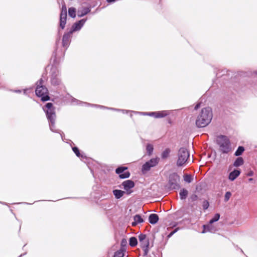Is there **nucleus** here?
I'll return each mask as SVG.
<instances>
[{"label": "nucleus", "instance_id": "1", "mask_svg": "<svg viewBox=\"0 0 257 257\" xmlns=\"http://www.w3.org/2000/svg\"><path fill=\"white\" fill-rule=\"evenodd\" d=\"M212 118V112L210 107L202 109L197 117L196 125L198 127H204L209 124Z\"/></svg>", "mask_w": 257, "mask_h": 257}, {"label": "nucleus", "instance_id": "2", "mask_svg": "<svg viewBox=\"0 0 257 257\" xmlns=\"http://www.w3.org/2000/svg\"><path fill=\"white\" fill-rule=\"evenodd\" d=\"M43 110L46 112L47 119L49 122L50 130L53 132H58L55 129L56 115L53 104L50 102L47 103L45 107L43 108Z\"/></svg>", "mask_w": 257, "mask_h": 257}, {"label": "nucleus", "instance_id": "3", "mask_svg": "<svg viewBox=\"0 0 257 257\" xmlns=\"http://www.w3.org/2000/svg\"><path fill=\"white\" fill-rule=\"evenodd\" d=\"M44 81L43 78H41L37 82V87L35 90L36 94L41 98L43 101L49 100L50 97L48 95V90L44 85Z\"/></svg>", "mask_w": 257, "mask_h": 257}, {"label": "nucleus", "instance_id": "4", "mask_svg": "<svg viewBox=\"0 0 257 257\" xmlns=\"http://www.w3.org/2000/svg\"><path fill=\"white\" fill-rule=\"evenodd\" d=\"M216 143L219 147L220 151L222 153L227 154L231 151L230 143L227 137L222 135L217 137Z\"/></svg>", "mask_w": 257, "mask_h": 257}, {"label": "nucleus", "instance_id": "5", "mask_svg": "<svg viewBox=\"0 0 257 257\" xmlns=\"http://www.w3.org/2000/svg\"><path fill=\"white\" fill-rule=\"evenodd\" d=\"M177 156L176 164L178 167L183 166L188 163L190 154L186 148H181L178 152Z\"/></svg>", "mask_w": 257, "mask_h": 257}, {"label": "nucleus", "instance_id": "6", "mask_svg": "<svg viewBox=\"0 0 257 257\" xmlns=\"http://www.w3.org/2000/svg\"><path fill=\"white\" fill-rule=\"evenodd\" d=\"M139 240L142 248H143L145 255H147L148 252V248L149 246V240L144 234H140L139 235Z\"/></svg>", "mask_w": 257, "mask_h": 257}, {"label": "nucleus", "instance_id": "7", "mask_svg": "<svg viewBox=\"0 0 257 257\" xmlns=\"http://www.w3.org/2000/svg\"><path fill=\"white\" fill-rule=\"evenodd\" d=\"M159 162L158 158L151 159L149 161L146 162L142 166V171L143 173H145L149 171L152 167L156 166Z\"/></svg>", "mask_w": 257, "mask_h": 257}, {"label": "nucleus", "instance_id": "8", "mask_svg": "<svg viewBox=\"0 0 257 257\" xmlns=\"http://www.w3.org/2000/svg\"><path fill=\"white\" fill-rule=\"evenodd\" d=\"M59 71L57 68L53 67L51 69V83L53 85H58L60 84L61 81L58 78Z\"/></svg>", "mask_w": 257, "mask_h": 257}, {"label": "nucleus", "instance_id": "9", "mask_svg": "<svg viewBox=\"0 0 257 257\" xmlns=\"http://www.w3.org/2000/svg\"><path fill=\"white\" fill-rule=\"evenodd\" d=\"M121 186L124 190L125 193L127 195H130L133 192L132 189L135 187V183L132 180H127L123 181Z\"/></svg>", "mask_w": 257, "mask_h": 257}, {"label": "nucleus", "instance_id": "10", "mask_svg": "<svg viewBox=\"0 0 257 257\" xmlns=\"http://www.w3.org/2000/svg\"><path fill=\"white\" fill-rule=\"evenodd\" d=\"M67 18V8L65 5H63L60 18V26L63 29L65 28Z\"/></svg>", "mask_w": 257, "mask_h": 257}, {"label": "nucleus", "instance_id": "11", "mask_svg": "<svg viewBox=\"0 0 257 257\" xmlns=\"http://www.w3.org/2000/svg\"><path fill=\"white\" fill-rule=\"evenodd\" d=\"M127 169V167H120L117 168L115 172L116 174L119 175V177L121 179H125L128 178L130 176V173L128 171H126Z\"/></svg>", "mask_w": 257, "mask_h": 257}, {"label": "nucleus", "instance_id": "12", "mask_svg": "<svg viewBox=\"0 0 257 257\" xmlns=\"http://www.w3.org/2000/svg\"><path fill=\"white\" fill-rule=\"evenodd\" d=\"M144 115L154 116L155 118H162L168 115L169 113L168 111L163 110L157 112H144Z\"/></svg>", "mask_w": 257, "mask_h": 257}, {"label": "nucleus", "instance_id": "13", "mask_svg": "<svg viewBox=\"0 0 257 257\" xmlns=\"http://www.w3.org/2000/svg\"><path fill=\"white\" fill-rule=\"evenodd\" d=\"M179 181V177L176 174H173L169 176V184L171 187L175 188L178 185Z\"/></svg>", "mask_w": 257, "mask_h": 257}, {"label": "nucleus", "instance_id": "14", "mask_svg": "<svg viewBox=\"0 0 257 257\" xmlns=\"http://www.w3.org/2000/svg\"><path fill=\"white\" fill-rule=\"evenodd\" d=\"M72 32H69L63 35L62 39V45L64 47L67 48L70 42V38Z\"/></svg>", "mask_w": 257, "mask_h": 257}, {"label": "nucleus", "instance_id": "15", "mask_svg": "<svg viewBox=\"0 0 257 257\" xmlns=\"http://www.w3.org/2000/svg\"><path fill=\"white\" fill-rule=\"evenodd\" d=\"M85 19H82L78 22L74 23L72 27V30L70 32H72V33L73 32L80 30L85 24Z\"/></svg>", "mask_w": 257, "mask_h": 257}, {"label": "nucleus", "instance_id": "16", "mask_svg": "<svg viewBox=\"0 0 257 257\" xmlns=\"http://www.w3.org/2000/svg\"><path fill=\"white\" fill-rule=\"evenodd\" d=\"M240 171L238 170H234L233 171L231 172L228 176V179L230 181H234L236 178H237L240 175Z\"/></svg>", "mask_w": 257, "mask_h": 257}, {"label": "nucleus", "instance_id": "17", "mask_svg": "<svg viewBox=\"0 0 257 257\" xmlns=\"http://www.w3.org/2000/svg\"><path fill=\"white\" fill-rule=\"evenodd\" d=\"M90 11L89 8H82L77 11V15L79 17H82L89 13Z\"/></svg>", "mask_w": 257, "mask_h": 257}, {"label": "nucleus", "instance_id": "18", "mask_svg": "<svg viewBox=\"0 0 257 257\" xmlns=\"http://www.w3.org/2000/svg\"><path fill=\"white\" fill-rule=\"evenodd\" d=\"M144 222V219L139 214H137L134 216V221L132 222V225L133 226L137 225L139 223Z\"/></svg>", "mask_w": 257, "mask_h": 257}, {"label": "nucleus", "instance_id": "19", "mask_svg": "<svg viewBox=\"0 0 257 257\" xmlns=\"http://www.w3.org/2000/svg\"><path fill=\"white\" fill-rule=\"evenodd\" d=\"M159 220L158 215L156 214H151L149 217V221L152 224H156Z\"/></svg>", "mask_w": 257, "mask_h": 257}, {"label": "nucleus", "instance_id": "20", "mask_svg": "<svg viewBox=\"0 0 257 257\" xmlns=\"http://www.w3.org/2000/svg\"><path fill=\"white\" fill-rule=\"evenodd\" d=\"M212 224V223H209L208 224L204 225L203 230L202 231V233H205L207 231L214 232L215 230L213 228Z\"/></svg>", "mask_w": 257, "mask_h": 257}, {"label": "nucleus", "instance_id": "21", "mask_svg": "<svg viewBox=\"0 0 257 257\" xmlns=\"http://www.w3.org/2000/svg\"><path fill=\"white\" fill-rule=\"evenodd\" d=\"M125 192L120 190H113V194L116 199L120 198L124 194Z\"/></svg>", "mask_w": 257, "mask_h": 257}, {"label": "nucleus", "instance_id": "22", "mask_svg": "<svg viewBox=\"0 0 257 257\" xmlns=\"http://www.w3.org/2000/svg\"><path fill=\"white\" fill-rule=\"evenodd\" d=\"M188 192L186 189L184 188L181 189L179 193L180 199L181 200L185 199L188 195Z\"/></svg>", "mask_w": 257, "mask_h": 257}, {"label": "nucleus", "instance_id": "23", "mask_svg": "<svg viewBox=\"0 0 257 257\" xmlns=\"http://www.w3.org/2000/svg\"><path fill=\"white\" fill-rule=\"evenodd\" d=\"M171 150L169 148L165 149L161 154V158L163 159H167L170 155Z\"/></svg>", "mask_w": 257, "mask_h": 257}, {"label": "nucleus", "instance_id": "24", "mask_svg": "<svg viewBox=\"0 0 257 257\" xmlns=\"http://www.w3.org/2000/svg\"><path fill=\"white\" fill-rule=\"evenodd\" d=\"M138 244V240L136 237H131L129 240V244L132 247L136 246Z\"/></svg>", "mask_w": 257, "mask_h": 257}, {"label": "nucleus", "instance_id": "25", "mask_svg": "<svg viewBox=\"0 0 257 257\" xmlns=\"http://www.w3.org/2000/svg\"><path fill=\"white\" fill-rule=\"evenodd\" d=\"M243 164V160L241 157L237 158L233 163V166L235 167H239Z\"/></svg>", "mask_w": 257, "mask_h": 257}, {"label": "nucleus", "instance_id": "26", "mask_svg": "<svg viewBox=\"0 0 257 257\" xmlns=\"http://www.w3.org/2000/svg\"><path fill=\"white\" fill-rule=\"evenodd\" d=\"M124 249L120 248L119 250L115 252L113 257H123L124 256Z\"/></svg>", "mask_w": 257, "mask_h": 257}, {"label": "nucleus", "instance_id": "27", "mask_svg": "<svg viewBox=\"0 0 257 257\" xmlns=\"http://www.w3.org/2000/svg\"><path fill=\"white\" fill-rule=\"evenodd\" d=\"M69 15L72 18H75L76 17V10L74 8H70L68 10Z\"/></svg>", "mask_w": 257, "mask_h": 257}, {"label": "nucleus", "instance_id": "28", "mask_svg": "<svg viewBox=\"0 0 257 257\" xmlns=\"http://www.w3.org/2000/svg\"><path fill=\"white\" fill-rule=\"evenodd\" d=\"M146 150H147V152L148 154L149 155H151L152 154L153 150H154V148H153V145L151 144H148L147 145Z\"/></svg>", "mask_w": 257, "mask_h": 257}, {"label": "nucleus", "instance_id": "29", "mask_svg": "<svg viewBox=\"0 0 257 257\" xmlns=\"http://www.w3.org/2000/svg\"><path fill=\"white\" fill-rule=\"evenodd\" d=\"M244 149L243 147L240 146L238 148L236 152H235V155L236 156H239L240 155L242 154V153L243 152Z\"/></svg>", "mask_w": 257, "mask_h": 257}, {"label": "nucleus", "instance_id": "30", "mask_svg": "<svg viewBox=\"0 0 257 257\" xmlns=\"http://www.w3.org/2000/svg\"><path fill=\"white\" fill-rule=\"evenodd\" d=\"M219 218H220L219 214L216 213V214H215L214 216L211 219H210V220L209 221V223H213V222L218 221L219 220Z\"/></svg>", "mask_w": 257, "mask_h": 257}, {"label": "nucleus", "instance_id": "31", "mask_svg": "<svg viewBox=\"0 0 257 257\" xmlns=\"http://www.w3.org/2000/svg\"><path fill=\"white\" fill-rule=\"evenodd\" d=\"M184 180L187 183H190L192 180V178L191 176L189 175H186L184 177Z\"/></svg>", "mask_w": 257, "mask_h": 257}, {"label": "nucleus", "instance_id": "32", "mask_svg": "<svg viewBox=\"0 0 257 257\" xmlns=\"http://www.w3.org/2000/svg\"><path fill=\"white\" fill-rule=\"evenodd\" d=\"M231 196V192L228 191V192H226L225 194V196H224V201L225 202H227L229 200V199H230V197Z\"/></svg>", "mask_w": 257, "mask_h": 257}, {"label": "nucleus", "instance_id": "33", "mask_svg": "<svg viewBox=\"0 0 257 257\" xmlns=\"http://www.w3.org/2000/svg\"><path fill=\"white\" fill-rule=\"evenodd\" d=\"M72 150L77 157H79L80 156L79 149L77 147L72 148Z\"/></svg>", "mask_w": 257, "mask_h": 257}, {"label": "nucleus", "instance_id": "34", "mask_svg": "<svg viewBox=\"0 0 257 257\" xmlns=\"http://www.w3.org/2000/svg\"><path fill=\"white\" fill-rule=\"evenodd\" d=\"M202 206L204 209H207L209 207V202L206 200L203 201Z\"/></svg>", "mask_w": 257, "mask_h": 257}, {"label": "nucleus", "instance_id": "35", "mask_svg": "<svg viewBox=\"0 0 257 257\" xmlns=\"http://www.w3.org/2000/svg\"><path fill=\"white\" fill-rule=\"evenodd\" d=\"M197 198H198L197 196L195 194L193 195L191 197L192 201L196 200L197 199Z\"/></svg>", "mask_w": 257, "mask_h": 257}, {"label": "nucleus", "instance_id": "36", "mask_svg": "<svg viewBox=\"0 0 257 257\" xmlns=\"http://www.w3.org/2000/svg\"><path fill=\"white\" fill-rule=\"evenodd\" d=\"M177 229H175L174 230L172 231L168 236V237H170L173 234H174L176 232H177Z\"/></svg>", "mask_w": 257, "mask_h": 257}, {"label": "nucleus", "instance_id": "37", "mask_svg": "<svg viewBox=\"0 0 257 257\" xmlns=\"http://www.w3.org/2000/svg\"><path fill=\"white\" fill-rule=\"evenodd\" d=\"M253 175V172L252 171H249L247 174V176H252Z\"/></svg>", "mask_w": 257, "mask_h": 257}, {"label": "nucleus", "instance_id": "38", "mask_svg": "<svg viewBox=\"0 0 257 257\" xmlns=\"http://www.w3.org/2000/svg\"><path fill=\"white\" fill-rule=\"evenodd\" d=\"M200 104L199 103H197V104L195 105V107H194V109H195V110H196V109H197L198 108H199L200 107Z\"/></svg>", "mask_w": 257, "mask_h": 257}, {"label": "nucleus", "instance_id": "39", "mask_svg": "<svg viewBox=\"0 0 257 257\" xmlns=\"http://www.w3.org/2000/svg\"><path fill=\"white\" fill-rule=\"evenodd\" d=\"M108 3L114 2L115 0H106Z\"/></svg>", "mask_w": 257, "mask_h": 257}, {"label": "nucleus", "instance_id": "40", "mask_svg": "<svg viewBox=\"0 0 257 257\" xmlns=\"http://www.w3.org/2000/svg\"><path fill=\"white\" fill-rule=\"evenodd\" d=\"M125 242H126V240H125L123 239V240H122V242H121V243H125Z\"/></svg>", "mask_w": 257, "mask_h": 257}, {"label": "nucleus", "instance_id": "41", "mask_svg": "<svg viewBox=\"0 0 257 257\" xmlns=\"http://www.w3.org/2000/svg\"><path fill=\"white\" fill-rule=\"evenodd\" d=\"M253 181V179H252V178H249V179H248V181H249V182H251V181Z\"/></svg>", "mask_w": 257, "mask_h": 257}, {"label": "nucleus", "instance_id": "42", "mask_svg": "<svg viewBox=\"0 0 257 257\" xmlns=\"http://www.w3.org/2000/svg\"><path fill=\"white\" fill-rule=\"evenodd\" d=\"M16 92H21V91L20 90H18V91H16Z\"/></svg>", "mask_w": 257, "mask_h": 257}, {"label": "nucleus", "instance_id": "43", "mask_svg": "<svg viewBox=\"0 0 257 257\" xmlns=\"http://www.w3.org/2000/svg\"><path fill=\"white\" fill-rule=\"evenodd\" d=\"M122 111L123 112H124V111H126V110H122Z\"/></svg>", "mask_w": 257, "mask_h": 257}]
</instances>
